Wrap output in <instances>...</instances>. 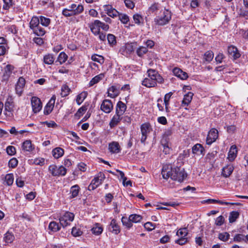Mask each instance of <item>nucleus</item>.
Here are the masks:
<instances>
[{"label":"nucleus","instance_id":"27","mask_svg":"<svg viewBox=\"0 0 248 248\" xmlns=\"http://www.w3.org/2000/svg\"><path fill=\"white\" fill-rule=\"evenodd\" d=\"M22 148L24 151L30 152L34 149V147L31 140H26L23 142Z\"/></svg>","mask_w":248,"mask_h":248},{"label":"nucleus","instance_id":"34","mask_svg":"<svg viewBox=\"0 0 248 248\" xmlns=\"http://www.w3.org/2000/svg\"><path fill=\"white\" fill-rule=\"evenodd\" d=\"M148 51V50L146 47L140 46L136 50V54L139 57L142 58Z\"/></svg>","mask_w":248,"mask_h":248},{"label":"nucleus","instance_id":"5","mask_svg":"<svg viewBox=\"0 0 248 248\" xmlns=\"http://www.w3.org/2000/svg\"><path fill=\"white\" fill-rule=\"evenodd\" d=\"M105 179V174L100 172L98 173L97 175L92 180L91 184L88 187V189L90 191L95 189L102 183Z\"/></svg>","mask_w":248,"mask_h":248},{"label":"nucleus","instance_id":"36","mask_svg":"<svg viewBox=\"0 0 248 248\" xmlns=\"http://www.w3.org/2000/svg\"><path fill=\"white\" fill-rule=\"evenodd\" d=\"M121 221L123 225L127 229L131 228L133 226V223L131 220H130V217L127 218L126 217H123L121 219Z\"/></svg>","mask_w":248,"mask_h":248},{"label":"nucleus","instance_id":"31","mask_svg":"<svg viewBox=\"0 0 248 248\" xmlns=\"http://www.w3.org/2000/svg\"><path fill=\"white\" fill-rule=\"evenodd\" d=\"M55 58L52 54L45 55L43 58V62L46 64H52L54 62Z\"/></svg>","mask_w":248,"mask_h":248},{"label":"nucleus","instance_id":"61","mask_svg":"<svg viewBox=\"0 0 248 248\" xmlns=\"http://www.w3.org/2000/svg\"><path fill=\"white\" fill-rule=\"evenodd\" d=\"M118 16L120 20L124 24L127 23L129 20V17L125 14H119Z\"/></svg>","mask_w":248,"mask_h":248},{"label":"nucleus","instance_id":"18","mask_svg":"<svg viewBox=\"0 0 248 248\" xmlns=\"http://www.w3.org/2000/svg\"><path fill=\"white\" fill-rule=\"evenodd\" d=\"M14 69V66L11 64H7L4 68V72L2 75L3 80H8L12 74V71Z\"/></svg>","mask_w":248,"mask_h":248},{"label":"nucleus","instance_id":"4","mask_svg":"<svg viewBox=\"0 0 248 248\" xmlns=\"http://www.w3.org/2000/svg\"><path fill=\"white\" fill-rule=\"evenodd\" d=\"M75 215L73 213L66 212L59 218L60 225L65 228L70 225L74 219Z\"/></svg>","mask_w":248,"mask_h":248},{"label":"nucleus","instance_id":"32","mask_svg":"<svg viewBox=\"0 0 248 248\" xmlns=\"http://www.w3.org/2000/svg\"><path fill=\"white\" fill-rule=\"evenodd\" d=\"M161 6L158 3H155L153 4L149 8V12L150 13H153L157 14L158 12L160 11Z\"/></svg>","mask_w":248,"mask_h":248},{"label":"nucleus","instance_id":"20","mask_svg":"<svg viewBox=\"0 0 248 248\" xmlns=\"http://www.w3.org/2000/svg\"><path fill=\"white\" fill-rule=\"evenodd\" d=\"M234 170V167L232 164H229L224 167L222 170V175L225 178L229 177Z\"/></svg>","mask_w":248,"mask_h":248},{"label":"nucleus","instance_id":"62","mask_svg":"<svg viewBox=\"0 0 248 248\" xmlns=\"http://www.w3.org/2000/svg\"><path fill=\"white\" fill-rule=\"evenodd\" d=\"M134 22L136 24L140 25L141 21L143 20L142 17L139 14H135L133 16Z\"/></svg>","mask_w":248,"mask_h":248},{"label":"nucleus","instance_id":"39","mask_svg":"<svg viewBox=\"0 0 248 248\" xmlns=\"http://www.w3.org/2000/svg\"><path fill=\"white\" fill-rule=\"evenodd\" d=\"M88 95V93L87 92H82L79 94H78L77 96L76 101L77 104L79 105L82 102L84 101V100L86 98Z\"/></svg>","mask_w":248,"mask_h":248},{"label":"nucleus","instance_id":"3","mask_svg":"<svg viewBox=\"0 0 248 248\" xmlns=\"http://www.w3.org/2000/svg\"><path fill=\"white\" fill-rule=\"evenodd\" d=\"M40 24L39 17L36 16H33L29 23L30 28L32 31L33 33L38 36H42L46 32L45 30L40 26Z\"/></svg>","mask_w":248,"mask_h":248},{"label":"nucleus","instance_id":"47","mask_svg":"<svg viewBox=\"0 0 248 248\" xmlns=\"http://www.w3.org/2000/svg\"><path fill=\"white\" fill-rule=\"evenodd\" d=\"M91 59L94 62H97L100 64L103 63L104 62V58L101 55L97 54H93L91 57Z\"/></svg>","mask_w":248,"mask_h":248},{"label":"nucleus","instance_id":"7","mask_svg":"<svg viewBox=\"0 0 248 248\" xmlns=\"http://www.w3.org/2000/svg\"><path fill=\"white\" fill-rule=\"evenodd\" d=\"M171 18V12L168 10L165 9L163 12V16L155 18V22L158 25L163 26L168 23Z\"/></svg>","mask_w":248,"mask_h":248},{"label":"nucleus","instance_id":"19","mask_svg":"<svg viewBox=\"0 0 248 248\" xmlns=\"http://www.w3.org/2000/svg\"><path fill=\"white\" fill-rule=\"evenodd\" d=\"M172 72L175 76L182 80L186 79L188 77L187 74L186 72L183 71L179 68L175 67L173 68Z\"/></svg>","mask_w":248,"mask_h":248},{"label":"nucleus","instance_id":"42","mask_svg":"<svg viewBox=\"0 0 248 248\" xmlns=\"http://www.w3.org/2000/svg\"><path fill=\"white\" fill-rule=\"evenodd\" d=\"M39 19L40 23L44 27H47L50 24V19L49 18L43 16H40Z\"/></svg>","mask_w":248,"mask_h":248},{"label":"nucleus","instance_id":"16","mask_svg":"<svg viewBox=\"0 0 248 248\" xmlns=\"http://www.w3.org/2000/svg\"><path fill=\"white\" fill-rule=\"evenodd\" d=\"M56 100L55 95L52 96L49 102L47 103L44 110V113L45 115H48L52 111Z\"/></svg>","mask_w":248,"mask_h":248},{"label":"nucleus","instance_id":"13","mask_svg":"<svg viewBox=\"0 0 248 248\" xmlns=\"http://www.w3.org/2000/svg\"><path fill=\"white\" fill-rule=\"evenodd\" d=\"M108 229L109 232L115 234H119L121 231L120 226L115 219L111 220Z\"/></svg>","mask_w":248,"mask_h":248},{"label":"nucleus","instance_id":"53","mask_svg":"<svg viewBox=\"0 0 248 248\" xmlns=\"http://www.w3.org/2000/svg\"><path fill=\"white\" fill-rule=\"evenodd\" d=\"M214 53L211 51H206L204 55V58L207 62H210L213 59Z\"/></svg>","mask_w":248,"mask_h":248},{"label":"nucleus","instance_id":"40","mask_svg":"<svg viewBox=\"0 0 248 248\" xmlns=\"http://www.w3.org/2000/svg\"><path fill=\"white\" fill-rule=\"evenodd\" d=\"M48 229L52 232H56L60 230L61 225L55 221H51L49 224Z\"/></svg>","mask_w":248,"mask_h":248},{"label":"nucleus","instance_id":"29","mask_svg":"<svg viewBox=\"0 0 248 248\" xmlns=\"http://www.w3.org/2000/svg\"><path fill=\"white\" fill-rule=\"evenodd\" d=\"M105 77L104 74H100L94 78H93L89 83V87L93 86L94 84L98 83L101 80H102Z\"/></svg>","mask_w":248,"mask_h":248},{"label":"nucleus","instance_id":"14","mask_svg":"<svg viewBox=\"0 0 248 248\" xmlns=\"http://www.w3.org/2000/svg\"><path fill=\"white\" fill-rule=\"evenodd\" d=\"M228 53L234 60L240 58L241 54L238 51L236 47L234 46L231 45L228 47Z\"/></svg>","mask_w":248,"mask_h":248},{"label":"nucleus","instance_id":"54","mask_svg":"<svg viewBox=\"0 0 248 248\" xmlns=\"http://www.w3.org/2000/svg\"><path fill=\"white\" fill-rule=\"evenodd\" d=\"M187 230L186 228H182L179 229L177 233L176 234L180 237H186V236L187 235Z\"/></svg>","mask_w":248,"mask_h":248},{"label":"nucleus","instance_id":"38","mask_svg":"<svg viewBox=\"0 0 248 248\" xmlns=\"http://www.w3.org/2000/svg\"><path fill=\"white\" fill-rule=\"evenodd\" d=\"M107 40L110 46L113 47L117 44L116 37L112 34H108L107 35Z\"/></svg>","mask_w":248,"mask_h":248},{"label":"nucleus","instance_id":"21","mask_svg":"<svg viewBox=\"0 0 248 248\" xmlns=\"http://www.w3.org/2000/svg\"><path fill=\"white\" fill-rule=\"evenodd\" d=\"M126 105L122 101H119L116 107V113L123 115L126 109Z\"/></svg>","mask_w":248,"mask_h":248},{"label":"nucleus","instance_id":"33","mask_svg":"<svg viewBox=\"0 0 248 248\" xmlns=\"http://www.w3.org/2000/svg\"><path fill=\"white\" fill-rule=\"evenodd\" d=\"M52 154L55 158H59L63 155L64 150L62 148L57 147L53 150Z\"/></svg>","mask_w":248,"mask_h":248},{"label":"nucleus","instance_id":"63","mask_svg":"<svg viewBox=\"0 0 248 248\" xmlns=\"http://www.w3.org/2000/svg\"><path fill=\"white\" fill-rule=\"evenodd\" d=\"M155 225L150 222H147L144 224V227L147 230L151 231L155 228Z\"/></svg>","mask_w":248,"mask_h":248},{"label":"nucleus","instance_id":"15","mask_svg":"<svg viewBox=\"0 0 248 248\" xmlns=\"http://www.w3.org/2000/svg\"><path fill=\"white\" fill-rule=\"evenodd\" d=\"M101 21L98 20H95L93 22L89 24V27L90 28L91 31L94 35H97L99 33Z\"/></svg>","mask_w":248,"mask_h":248},{"label":"nucleus","instance_id":"17","mask_svg":"<svg viewBox=\"0 0 248 248\" xmlns=\"http://www.w3.org/2000/svg\"><path fill=\"white\" fill-rule=\"evenodd\" d=\"M104 10L107 15L112 17H115L119 15V12L110 5L104 6Z\"/></svg>","mask_w":248,"mask_h":248},{"label":"nucleus","instance_id":"43","mask_svg":"<svg viewBox=\"0 0 248 248\" xmlns=\"http://www.w3.org/2000/svg\"><path fill=\"white\" fill-rule=\"evenodd\" d=\"M68 59L67 55L64 52H61L58 57L57 60L61 64L64 63Z\"/></svg>","mask_w":248,"mask_h":248},{"label":"nucleus","instance_id":"48","mask_svg":"<svg viewBox=\"0 0 248 248\" xmlns=\"http://www.w3.org/2000/svg\"><path fill=\"white\" fill-rule=\"evenodd\" d=\"M70 91V89L67 85H63L61 88V95L62 97H65L67 96Z\"/></svg>","mask_w":248,"mask_h":248},{"label":"nucleus","instance_id":"12","mask_svg":"<svg viewBox=\"0 0 248 248\" xmlns=\"http://www.w3.org/2000/svg\"><path fill=\"white\" fill-rule=\"evenodd\" d=\"M26 84L25 78L21 77H20L16 85V92L17 94L20 96L23 92V89Z\"/></svg>","mask_w":248,"mask_h":248},{"label":"nucleus","instance_id":"30","mask_svg":"<svg viewBox=\"0 0 248 248\" xmlns=\"http://www.w3.org/2000/svg\"><path fill=\"white\" fill-rule=\"evenodd\" d=\"M193 95V93L190 92L185 95L182 101V105L187 106L191 102Z\"/></svg>","mask_w":248,"mask_h":248},{"label":"nucleus","instance_id":"41","mask_svg":"<svg viewBox=\"0 0 248 248\" xmlns=\"http://www.w3.org/2000/svg\"><path fill=\"white\" fill-rule=\"evenodd\" d=\"M239 217V213L237 211H232L230 213L229 220L230 223L235 222Z\"/></svg>","mask_w":248,"mask_h":248},{"label":"nucleus","instance_id":"60","mask_svg":"<svg viewBox=\"0 0 248 248\" xmlns=\"http://www.w3.org/2000/svg\"><path fill=\"white\" fill-rule=\"evenodd\" d=\"M6 152L10 155H13L16 153V148L13 146H8L6 148Z\"/></svg>","mask_w":248,"mask_h":248},{"label":"nucleus","instance_id":"8","mask_svg":"<svg viewBox=\"0 0 248 248\" xmlns=\"http://www.w3.org/2000/svg\"><path fill=\"white\" fill-rule=\"evenodd\" d=\"M218 137V132L217 129L213 128L210 130L207 135L206 142L208 145H211L214 142Z\"/></svg>","mask_w":248,"mask_h":248},{"label":"nucleus","instance_id":"64","mask_svg":"<svg viewBox=\"0 0 248 248\" xmlns=\"http://www.w3.org/2000/svg\"><path fill=\"white\" fill-rule=\"evenodd\" d=\"M125 49L127 54H131L134 50V46L132 43L126 44L125 46Z\"/></svg>","mask_w":248,"mask_h":248},{"label":"nucleus","instance_id":"26","mask_svg":"<svg viewBox=\"0 0 248 248\" xmlns=\"http://www.w3.org/2000/svg\"><path fill=\"white\" fill-rule=\"evenodd\" d=\"M120 89V85H119L118 88L116 86H112L109 87L108 91V96H110L111 98H114L117 96L119 93V90Z\"/></svg>","mask_w":248,"mask_h":248},{"label":"nucleus","instance_id":"10","mask_svg":"<svg viewBox=\"0 0 248 248\" xmlns=\"http://www.w3.org/2000/svg\"><path fill=\"white\" fill-rule=\"evenodd\" d=\"M113 108V105L110 100L105 99L103 101L100 108L104 112L106 113H110Z\"/></svg>","mask_w":248,"mask_h":248},{"label":"nucleus","instance_id":"35","mask_svg":"<svg viewBox=\"0 0 248 248\" xmlns=\"http://www.w3.org/2000/svg\"><path fill=\"white\" fill-rule=\"evenodd\" d=\"M80 187L78 185H75L72 186L70 188V193H71V198H74L78 195L79 190Z\"/></svg>","mask_w":248,"mask_h":248},{"label":"nucleus","instance_id":"22","mask_svg":"<svg viewBox=\"0 0 248 248\" xmlns=\"http://www.w3.org/2000/svg\"><path fill=\"white\" fill-rule=\"evenodd\" d=\"M108 149L111 153L117 154L121 151V147L117 141H113L109 144Z\"/></svg>","mask_w":248,"mask_h":248},{"label":"nucleus","instance_id":"56","mask_svg":"<svg viewBox=\"0 0 248 248\" xmlns=\"http://www.w3.org/2000/svg\"><path fill=\"white\" fill-rule=\"evenodd\" d=\"M225 221V219L223 216H220L218 217L215 220V225L218 226L222 225Z\"/></svg>","mask_w":248,"mask_h":248},{"label":"nucleus","instance_id":"23","mask_svg":"<svg viewBox=\"0 0 248 248\" xmlns=\"http://www.w3.org/2000/svg\"><path fill=\"white\" fill-rule=\"evenodd\" d=\"M237 150L235 145H232L229 151L228 155V159L230 161H233L237 156Z\"/></svg>","mask_w":248,"mask_h":248},{"label":"nucleus","instance_id":"11","mask_svg":"<svg viewBox=\"0 0 248 248\" xmlns=\"http://www.w3.org/2000/svg\"><path fill=\"white\" fill-rule=\"evenodd\" d=\"M151 125L149 123H144L140 126L142 134L141 142L143 143L146 140L147 134L150 132Z\"/></svg>","mask_w":248,"mask_h":248},{"label":"nucleus","instance_id":"49","mask_svg":"<svg viewBox=\"0 0 248 248\" xmlns=\"http://www.w3.org/2000/svg\"><path fill=\"white\" fill-rule=\"evenodd\" d=\"M233 241L236 242H241L245 241L246 242V235L243 234H237L233 238Z\"/></svg>","mask_w":248,"mask_h":248},{"label":"nucleus","instance_id":"44","mask_svg":"<svg viewBox=\"0 0 248 248\" xmlns=\"http://www.w3.org/2000/svg\"><path fill=\"white\" fill-rule=\"evenodd\" d=\"M130 220L133 223L140 222L142 219L141 216L137 214H132L129 216Z\"/></svg>","mask_w":248,"mask_h":248},{"label":"nucleus","instance_id":"55","mask_svg":"<svg viewBox=\"0 0 248 248\" xmlns=\"http://www.w3.org/2000/svg\"><path fill=\"white\" fill-rule=\"evenodd\" d=\"M82 232L79 228L76 227H73L71 231L72 234L75 237L81 236L82 234Z\"/></svg>","mask_w":248,"mask_h":248},{"label":"nucleus","instance_id":"58","mask_svg":"<svg viewBox=\"0 0 248 248\" xmlns=\"http://www.w3.org/2000/svg\"><path fill=\"white\" fill-rule=\"evenodd\" d=\"M4 4L3 9L8 10L13 5V0H3Z\"/></svg>","mask_w":248,"mask_h":248},{"label":"nucleus","instance_id":"2","mask_svg":"<svg viewBox=\"0 0 248 248\" xmlns=\"http://www.w3.org/2000/svg\"><path fill=\"white\" fill-rule=\"evenodd\" d=\"M147 77L142 81V85L147 88H153L157 86V83L162 84L164 79L157 71L149 69L147 71Z\"/></svg>","mask_w":248,"mask_h":248},{"label":"nucleus","instance_id":"57","mask_svg":"<svg viewBox=\"0 0 248 248\" xmlns=\"http://www.w3.org/2000/svg\"><path fill=\"white\" fill-rule=\"evenodd\" d=\"M87 108L86 106H82L80 108L78 111L75 114L76 117H80L87 110Z\"/></svg>","mask_w":248,"mask_h":248},{"label":"nucleus","instance_id":"9","mask_svg":"<svg viewBox=\"0 0 248 248\" xmlns=\"http://www.w3.org/2000/svg\"><path fill=\"white\" fill-rule=\"evenodd\" d=\"M31 104L32 110L34 113L39 112L42 108V104L40 99L36 96L32 97L31 99Z\"/></svg>","mask_w":248,"mask_h":248},{"label":"nucleus","instance_id":"24","mask_svg":"<svg viewBox=\"0 0 248 248\" xmlns=\"http://www.w3.org/2000/svg\"><path fill=\"white\" fill-rule=\"evenodd\" d=\"M122 119V115L118 114H115L111 119L109 125L111 128L115 127L120 122Z\"/></svg>","mask_w":248,"mask_h":248},{"label":"nucleus","instance_id":"37","mask_svg":"<svg viewBox=\"0 0 248 248\" xmlns=\"http://www.w3.org/2000/svg\"><path fill=\"white\" fill-rule=\"evenodd\" d=\"M103 228L99 223H96L95 226L92 229V233L95 235H98L103 232Z\"/></svg>","mask_w":248,"mask_h":248},{"label":"nucleus","instance_id":"46","mask_svg":"<svg viewBox=\"0 0 248 248\" xmlns=\"http://www.w3.org/2000/svg\"><path fill=\"white\" fill-rule=\"evenodd\" d=\"M230 234L227 232L219 233L218 235V239L223 242L227 241L230 238Z\"/></svg>","mask_w":248,"mask_h":248},{"label":"nucleus","instance_id":"28","mask_svg":"<svg viewBox=\"0 0 248 248\" xmlns=\"http://www.w3.org/2000/svg\"><path fill=\"white\" fill-rule=\"evenodd\" d=\"M192 151L193 154L200 153L201 155H204V149L202 144L197 143L194 145L192 148Z\"/></svg>","mask_w":248,"mask_h":248},{"label":"nucleus","instance_id":"1","mask_svg":"<svg viewBox=\"0 0 248 248\" xmlns=\"http://www.w3.org/2000/svg\"><path fill=\"white\" fill-rule=\"evenodd\" d=\"M161 174L164 179L167 180L169 178H170L172 180L179 182H183L187 177V174L184 168L172 166L171 164L163 165Z\"/></svg>","mask_w":248,"mask_h":248},{"label":"nucleus","instance_id":"51","mask_svg":"<svg viewBox=\"0 0 248 248\" xmlns=\"http://www.w3.org/2000/svg\"><path fill=\"white\" fill-rule=\"evenodd\" d=\"M15 239L14 235L11 233L7 232L4 236V240L6 243H12Z\"/></svg>","mask_w":248,"mask_h":248},{"label":"nucleus","instance_id":"25","mask_svg":"<svg viewBox=\"0 0 248 248\" xmlns=\"http://www.w3.org/2000/svg\"><path fill=\"white\" fill-rule=\"evenodd\" d=\"M69 8H71L74 15H78L83 12L84 10L83 6L81 4L77 5L76 4L73 3Z\"/></svg>","mask_w":248,"mask_h":248},{"label":"nucleus","instance_id":"52","mask_svg":"<svg viewBox=\"0 0 248 248\" xmlns=\"http://www.w3.org/2000/svg\"><path fill=\"white\" fill-rule=\"evenodd\" d=\"M5 181L8 186H11L14 182V175L12 173H9L6 175L5 177Z\"/></svg>","mask_w":248,"mask_h":248},{"label":"nucleus","instance_id":"6","mask_svg":"<svg viewBox=\"0 0 248 248\" xmlns=\"http://www.w3.org/2000/svg\"><path fill=\"white\" fill-rule=\"evenodd\" d=\"M48 170L53 176H64L67 172L66 169L63 166L58 167L55 165H51L49 166Z\"/></svg>","mask_w":248,"mask_h":248},{"label":"nucleus","instance_id":"50","mask_svg":"<svg viewBox=\"0 0 248 248\" xmlns=\"http://www.w3.org/2000/svg\"><path fill=\"white\" fill-rule=\"evenodd\" d=\"M62 15L65 17H70L75 16L72 9L69 8V7L68 8H64L63 9Z\"/></svg>","mask_w":248,"mask_h":248},{"label":"nucleus","instance_id":"45","mask_svg":"<svg viewBox=\"0 0 248 248\" xmlns=\"http://www.w3.org/2000/svg\"><path fill=\"white\" fill-rule=\"evenodd\" d=\"M5 109L10 110L14 107L13 99L11 96H9L5 102Z\"/></svg>","mask_w":248,"mask_h":248},{"label":"nucleus","instance_id":"59","mask_svg":"<svg viewBox=\"0 0 248 248\" xmlns=\"http://www.w3.org/2000/svg\"><path fill=\"white\" fill-rule=\"evenodd\" d=\"M18 164V160L16 158H12L11 159L9 162L8 165L10 168H16Z\"/></svg>","mask_w":248,"mask_h":248}]
</instances>
